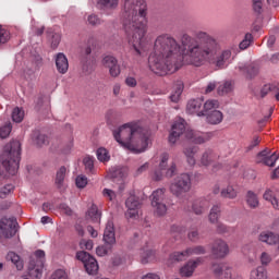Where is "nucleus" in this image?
Segmentation results:
<instances>
[{
	"label": "nucleus",
	"instance_id": "5fc2aeb1",
	"mask_svg": "<svg viewBox=\"0 0 279 279\" xmlns=\"http://www.w3.org/2000/svg\"><path fill=\"white\" fill-rule=\"evenodd\" d=\"M14 191V185L12 184H7L0 190V197L1 199H5L10 193Z\"/></svg>",
	"mask_w": 279,
	"mask_h": 279
},
{
	"label": "nucleus",
	"instance_id": "20e7f679",
	"mask_svg": "<svg viewBox=\"0 0 279 279\" xmlns=\"http://www.w3.org/2000/svg\"><path fill=\"white\" fill-rule=\"evenodd\" d=\"M21 162V142L12 141L4 146L0 156V175L9 178L16 175L19 163Z\"/></svg>",
	"mask_w": 279,
	"mask_h": 279
},
{
	"label": "nucleus",
	"instance_id": "338daca9",
	"mask_svg": "<svg viewBox=\"0 0 279 279\" xmlns=\"http://www.w3.org/2000/svg\"><path fill=\"white\" fill-rule=\"evenodd\" d=\"M81 247H82V250H93V241L92 240H88V241L83 240L81 242Z\"/></svg>",
	"mask_w": 279,
	"mask_h": 279
},
{
	"label": "nucleus",
	"instance_id": "13d9d810",
	"mask_svg": "<svg viewBox=\"0 0 279 279\" xmlns=\"http://www.w3.org/2000/svg\"><path fill=\"white\" fill-rule=\"evenodd\" d=\"M50 279H69V275L63 269H58L51 275Z\"/></svg>",
	"mask_w": 279,
	"mask_h": 279
},
{
	"label": "nucleus",
	"instance_id": "1a4fd4ad",
	"mask_svg": "<svg viewBox=\"0 0 279 279\" xmlns=\"http://www.w3.org/2000/svg\"><path fill=\"white\" fill-rule=\"evenodd\" d=\"M19 222H16V218H2L0 220V230L4 235V239H12L17 232Z\"/></svg>",
	"mask_w": 279,
	"mask_h": 279
},
{
	"label": "nucleus",
	"instance_id": "aec40b11",
	"mask_svg": "<svg viewBox=\"0 0 279 279\" xmlns=\"http://www.w3.org/2000/svg\"><path fill=\"white\" fill-rule=\"evenodd\" d=\"M156 260V251L149 246L143 247L140 251V263L142 265H148Z\"/></svg>",
	"mask_w": 279,
	"mask_h": 279
},
{
	"label": "nucleus",
	"instance_id": "a18cd8bd",
	"mask_svg": "<svg viewBox=\"0 0 279 279\" xmlns=\"http://www.w3.org/2000/svg\"><path fill=\"white\" fill-rule=\"evenodd\" d=\"M25 117V111H23V109L16 107L13 109L12 112V120L14 121V123H21V121H23Z\"/></svg>",
	"mask_w": 279,
	"mask_h": 279
},
{
	"label": "nucleus",
	"instance_id": "412c9836",
	"mask_svg": "<svg viewBox=\"0 0 279 279\" xmlns=\"http://www.w3.org/2000/svg\"><path fill=\"white\" fill-rule=\"evenodd\" d=\"M54 62L57 66L58 73H61V75H64L69 71V59L62 52H59L54 57Z\"/></svg>",
	"mask_w": 279,
	"mask_h": 279
},
{
	"label": "nucleus",
	"instance_id": "ea45409f",
	"mask_svg": "<svg viewBox=\"0 0 279 279\" xmlns=\"http://www.w3.org/2000/svg\"><path fill=\"white\" fill-rule=\"evenodd\" d=\"M7 260H11L13 265H15L16 269L21 271L23 269V260L21 259V256H19L14 252H9L7 255Z\"/></svg>",
	"mask_w": 279,
	"mask_h": 279
},
{
	"label": "nucleus",
	"instance_id": "7ed1b4c3",
	"mask_svg": "<svg viewBox=\"0 0 279 279\" xmlns=\"http://www.w3.org/2000/svg\"><path fill=\"white\" fill-rule=\"evenodd\" d=\"M182 45L169 35L162 34L155 39L154 50L148 58V65L153 73L167 75L175 73L182 62Z\"/></svg>",
	"mask_w": 279,
	"mask_h": 279
},
{
	"label": "nucleus",
	"instance_id": "09e8293b",
	"mask_svg": "<svg viewBox=\"0 0 279 279\" xmlns=\"http://www.w3.org/2000/svg\"><path fill=\"white\" fill-rule=\"evenodd\" d=\"M187 250L190 252V256H199L202 254H206V247L202 245L189 247Z\"/></svg>",
	"mask_w": 279,
	"mask_h": 279
},
{
	"label": "nucleus",
	"instance_id": "69168bd1",
	"mask_svg": "<svg viewBox=\"0 0 279 279\" xmlns=\"http://www.w3.org/2000/svg\"><path fill=\"white\" fill-rule=\"evenodd\" d=\"M276 196L274 195V191L271 190H266L265 193H264V199L266 202H271Z\"/></svg>",
	"mask_w": 279,
	"mask_h": 279
},
{
	"label": "nucleus",
	"instance_id": "a211bd4d",
	"mask_svg": "<svg viewBox=\"0 0 279 279\" xmlns=\"http://www.w3.org/2000/svg\"><path fill=\"white\" fill-rule=\"evenodd\" d=\"M202 264V258L195 260H189L181 269L180 275L182 278H191L195 274V269Z\"/></svg>",
	"mask_w": 279,
	"mask_h": 279
},
{
	"label": "nucleus",
	"instance_id": "393cba45",
	"mask_svg": "<svg viewBox=\"0 0 279 279\" xmlns=\"http://www.w3.org/2000/svg\"><path fill=\"white\" fill-rule=\"evenodd\" d=\"M85 217L87 221H93V223H99V221H101V211H99L97 205L92 204V206L87 209Z\"/></svg>",
	"mask_w": 279,
	"mask_h": 279
},
{
	"label": "nucleus",
	"instance_id": "6e6d98bb",
	"mask_svg": "<svg viewBox=\"0 0 279 279\" xmlns=\"http://www.w3.org/2000/svg\"><path fill=\"white\" fill-rule=\"evenodd\" d=\"M12 132V124L9 122L4 126L0 128V138H8Z\"/></svg>",
	"mask_w": 279,
	"mask_h": 279
},
{
	"label": "nucleus",
	"instance_id": "bf43d9fd",
	"mask_svg": "<svg viewBox=\"0 0 279 279\" xmlns=\"http://www.w3.org/2000/svg\"><path fill=\"white\" fill-rule=\"evenodd\" d=\"M216 231L218 234H227V232H230V228L222 222H216Z\"/></svg>",
	"mask_w": 279,
	"mask_h": 279
},
{
	"label": "nucleus",
	"instance_id": "58836bf2",
	"mask_svg": "<svg viewBox=\"0 0 279 279\" xmlns=\"http://www.w3.org/2000/svg\"><path fill=\"white\" fill-rule=\"evenodd\" d=\"M219 108V101L215 99L207 100L205 104L203 102V112L204 117L213 112V110H217Z\"/></svg>",
	"mask_w": 279,
	"mask_h": 279
},
{
	"label": "nucleus",
	"instance_id": "0e129e2a",
	"mask_svg": "<svg viewBox=\"0 0 279 279\" xmlns=\"http://www.w3.org/2000/svg\"><path fill=\"white\" fill-rule=\"evenodd\" d=\"M59 208L62 213H64V215H68V217L73 216V209H71V207H69V205L61 204Z\"/></svg>",
	"mask_w": 279,
	"mask_h": 279
},
{
	"label": "nucleus",
	"instance_id": "c03bdc74",
	"mask_svg": "<svg viewBox=\"0 0 279 279\" xmlns=\"http://www.w3.org/2000/svg\"><path fill=\"white\" fill-rule=\"evenodd\" d=\"M32 140L40 147L41 145H45L47 137L44 134H40V131H35L32 134Z\"/></svg>",
	"mask_w": 279,
	"mask_h": 279
},
{
	"label": "nucleus",
	"instance_id": "4468645a",
	"mask_svg": "<svg viewBox=\"0 0 279 279\" xmlns=\"http://www.w3.org/2000/svg\"><path fill=\"white\" fill-rule=\"evenodd\" d=\"M236 71L241 72L242 75H245L247 80H252V77H256L258 75L259 66L258 63H239L235 66Z\"/></svg>",
	"mask_w": 279,
	"mask_h": 279
},
{
	"label": "nucleus",
	"instance_id": "f257e3e1",
	"mask_svg": "<svg viewBox=\"0 0 279 279\" xmlns=\"http://www.w3.org/2000/svg\"><path fill=\"white\" fill-rule=\"evenodd\" d=\"M180 43L185 49L182 57L185 64L192 66L214 64L218 71H221L232 63V50L225 49L217 56L219 44L204 31L196 32L194 36L183 34Z\"/></svg>",
	"mask_w": 279,
	"mask_h": 279
},
{
	"label": "nucleus",
	"instance_id": "774afa93",
	"mask_svg": "<svg viewBox=\"0 0 279 279\" xmlns=\"http://www.w3.org/2000/svg\"><path fill=\"white\" fill-rule=\"evenodd\" d=\"M141 279H160V276H158V274L148 272V274L142 276Z\"/></svg>",
	"mask_w": 279,
	"mask_h": 279
},
{
	"label": "nucleus",
	"instance_id": "f8f14e48",
	"mask_svg": "<svg viewBox=\"0 0 279 279\" xmlns=\"http://www.w3.org/2000/svg\"><path fill=\"white\" fill-rule=\"evenodd\" d=\"M125 206L128 208L125 215L129 219L138 217V208H141V198L136 195H130L126 198Z\"/></svg>",
	"mask_w": 279,
	"mask_h": 279
},
{
	"label": "nucleus",
	"instance_id": "e433bc0d",
	"mask_svg": "<svg viewBox=\"0 0 279 279\" xmlns=\"http://www.w3.org/2000/svg\"><path fill=\"white\" fill-rule=\"evenodd\" d=\"M189 257H191L189 248L183 252H174L170 254V260H172V263H182V260H186Z\"/></svg>",
	"mask_w": 279,
	"mask_h": 279
},
{
	"label": "nucleus",
	"instance_id": "4d7b16f0",
	"mask_svg": "<svg viewBox=\"0 0 279 279\" xmlns=\"http://www.w3.org/2000/svg\"><path fill=\"white\" fill-rule=\"evenodd\" d=\"M102 195L106 199H109V202H114V199H117V193L110 189H104Z\"/></svg>",
	"mask_w": 279,
	"mask_h": 279
},
{
	"label": "nucleus",
	"instance_id": "b1692460",
	"mask_svg": "<svg viewBox=\"0 0 279 279\" xmlns=\"http://www.w3.org/2000/svg\"><path fill=\"white\" fill-rule=\"evenodd\" d=\"M262 243H266V245H277L278 246V235L272 231H263L258 236Z\"/></svg>",
	"mask_w": 279,
	"mask_h": 279
},
{
	"label": "nucleus",
	"instance_id": "ddd939ff",
	"mask_svg": "<svg viewBox=\"0 0 279 279\" xmlns=\"http://www.w3.org/2000/svg\"><path fill=\"white\" fill-rule=\"evenodd\" d=\"M102 65L109 69L111 77H119L121 75V66L114 56L107 54L102 58Z\"/></svg>",
	"mask_w": 279,
	"mask_h": 279
},
{
	"label": "nucleus",
	"instance_id": "37998d69",
	"mask_svg": "<svg viewBox=\"0 0 279 279\" xmlns=\"http://www.w3.org/2000/svg\"><path fill=\"white\" fill-rule=\"evenodd\" d=\"M252 43H254V36L250 33L245 34L242 43L239 45L241 51H245V49H247Z\"/></svg>",
	"mask_w": 279,
	"mask_h": 279
},
{
	"label": "nucleus",
	"instance_id": "c9c22d12",
	"mask_svg": "<svg viewBox=\"0 0 279 279\" xmlns=\"http://www.w3.org/2000/svg\"><path fill=\"white\" fill-rule=\"evenodd\" d=\"M84 267L89 276H95V274L99 271V264L95 257L89 258V260L85 263Z\"/></svg>",
	"mask_w": 279,
	"mask_h": 279
},
{
	"label": "nucleus",
	"instance_id": "864d4df0",
	"mask_svg": "<svg viewBox=\"0 0 279 279\" xmlns=\"http://www.w3.org/2000/svg\"><path fill=\"white\" fill-rule=\"evenodd\" d=\"M75 183L77 189H86L88 184V178H86V175L80 174L76 177Z\"/></svg>",
	"mask_w": 279,
	"mask_h": 279
},
{
	"label": "nucleus",
	"instance_id": "5701e85b",
	"mask_svg": "<svg viewBox=\"0 0 279 279\" xmlns=\"http://www.w3.org/2000/svg\"><path fill=\"white\" fill-rule=\"evenodd\" d=\"M168 162H169V155L167 153H163L160 157L159 169L155 170L153 180H155L156 182H160V180H162V171L167 169Z\"/></svg>",
	"mask_w": 279,
	"mask_h": 279
},
{
	"label": "nucleus",
	"instance_id": "49530a36",
	"mask_svg": "<svg viewBox=\"0 0 279 279\" xmlns=\"http://www.w3.org/2000/svg\"><path fill=\"white\" fill-rule=\"evenodd\" d=\"M83 165L85 166L86 171L93 173V169H95V158L87 156L83 159Z\"/></svg>",
	"mask_w": 279,
	"mask_h": 279
},
{
	"label": "nucleus",
	"instance_id": "680f3d73",
	"mask_svg": "<svg viewBox=\"0 0 279 279\" xmlns=\"http://www.w3.org/2000/svg\"><path fill=\"white\" fill-rule=\"evenodd\" d=\"M260 145V137L254 136L251 143L246 146V151H252L254 147H258Z\"/></svg>",
	"mask_w": 279,
	"mask_h": 279
},
{
	"label": "nucleus",
	"instance_id": "3c124183",
	"mask_svg": "<svg viewBox=\"0 0 279 279\" xmlns=\"http://www.w3.org/2000/svg\"><path fill=\"white\" fill-rule=\"evenodd\" d=\"M76 258L77 260H81V263L86 265L90 260V258H93V256H90V254H88L86 251H81L76 253Z\"/></svg>",
	"mask_w": 279,
	"mask_h": 279
},
{
	"label": "nucleus",
	"instance_id": "c756f323",
	"mask_svg": "<svg viewBox=\"0 0 279 279\" xmlns=\"http://www.w3.org/2000/svg\"><path fill=\"white\" fill-rule=\"evenodd\" d=\"M183 90H184V83H182L181 81H178L172 94L170 95V100L173 104H178V101H180V97H182Z\"/></svg>",
	"mask_w": 279,
	"mask_h": 279
},
{
	"label": "nucleus",
	"instance_id": "0eeeda50",
	"mask_svg": "<svg viewBox=\"0 0 279 279\" xmlns=\"http://www.w3.org/2000/svg\"><path fill=\"white\" fill-rule=\"evenodd\" d=\"M191 174L182 173L170 184V193L175 195V197H182L184 193L191 191Z\"/></svg>",
	"mask_w": 279,
	"mask_h": 279
},
{
	"label": "nucleus",
	"instance_id": "603ef678",
	"mask_svg": "<svg viewBox=\"0 0 279 279\" xmlns=\"http://www.w3.org/2000/svg\"><path fill=\"white\" fill-rule=\"evenodd\" d=\"M111 251H112V246L105 244L96 248V254L97 256L104 257V256H107L108 252H111Z\"/></svg>",
	"mask_w": 279,
	"mask_h": 279
},
{
	"label": "nucleus",
	"instance_id": "4c0bfd02",
	"mask_svg": "<svg viewBox=\"0 0 279 279\" xmlns=\"http://www.w3.org/2000/svg\"><path fill=\"white\" fill-rule=\"evenodd\" d=\"M219 217H221V206L220 205H214L210 208L208 219L211 223H218Z\"/></svg>",
	"mask_w": 279,
	"mask_h": 279
},
{
	"label": "nucleus",
	"instance_id": "de8ad7c7",
	"mask_svg": "<svg viewBox=\"0 0 279 279\" xmlns=\"http://www.w3.org/2000/svg\"><path fill=\"white\" fill-rule=\"evenodd\" d=\"M223 278H226V279H243L241 274H239V271H236L235 269H233L230 266H229V270L225 272Z\"/></svg>",
	"mask_w": 279,
	"mask_h": 279
},
{
	"label": "nucleus",
	"instance_id": "2f4dec72",
	"mask_svg": "<svg viewBox=\"0 0 279 279\" xmlns=\"http://www.w3.org/2000/svg\"><path fill=\"white\" fill-rule=\"evenodd\" d=\"M98 5L101 10L112 11L119 8V0H99Z\"/></svg>",
	"mask_w": 279,
	"mask_h": 279
},
{
	"label": "nucleus",
	"instance_id": "a19ab883",
	"mask_svg": "<svg viewBox=\"0 0 279 279\" xmlns=\"http://www.w3.org/2000/svg\"><path fill=\"white\" fill-rule=\"evenodd\" d=\"M64 178H66V167H61L58 171H57V177H56V186H58V189H62V186H64Z\"/></svg>",
	"mask_w": 279,
	"mask_h": 279
},
{
	"label": "nucleus",
	"instance_id": "c85d7f7f",
	"mask_svg": "<svg viewBox=\"0 0 279 279\" xmlns=\"http://www.w3.org/2000/svg\"><path fill=\"white\" fill-rule=\"evenodd\" d=\"M239 195V190L234 187V185H228L227 187L222 189L220 192V197L225 199H236Z\"/></svg>",
	"mask_w": 279,
	"mask_h": 279
},
{
	"label": "nucleus",
	"instance_id": "423d86ee",
	"mask_svg": "<svg viewBox=\"0 0 279 279\" xmlns=\"http://www.w3.org/2000/svg\"><path fill=\"white\" fill-rule=\"evenodd\" d=\"M147 147H149V133L143 128H140L137 135L126 144V149L132 151V154H143V151H147Z\"/></svg>",
	"mask_w": 279,
	"mask_h": 279
},
{
	"label": "nucleus",
	"instance_id": "7c9ffc66",
	"mask_svg": "<svg viewBox=\"0 0 279 279\" xmlns=\"http://www.w3.org/2000/svg\"><path fill=\"white\" fill-rule=\"evenodd\" d=\"M229 268L230 266L227 264H213L211 271L217 276V278H225Z\"/></svg>",
	"mask_w": 279,
	"mask_h": 279
},
{
	"label": "nucleus",
	"instance_id": "e2e57ef3",
	"mask_svg": "<svg viewBox=\"0 0 279 279\" xmlns=\"http://www.w3.org/2000/svg\"><path fill=\"white\" fill-rule=\"evenodd\" d=\"M253 9L254 12L260 14V12H263V0H253Z\"/></svg>",
	"mask_w": 279,
	"mask_h": 279
},
{
	"label": "nucleus",
	"instance_id": "052dcab7",
	"mask_svg": "<svg viewBox=\"0 0 279 279\" xmlns=\"http://www.w3.org/2000/svg\"><path fill=\"white\" fill-rule=\"evenodd\" d=\"M259 258H260L262 265L265 267H267V265L271 263V255L267 252H263Z\"/></svg>",
	"mask_w": 279,
	"mask_h": 279
},
{
	"label": "nucleus",
	"instance_id": "39448f33",
	"mask_svg": "<svg viewBox=\"0 0 279 279\" xmlns=\"http://www.w3.org/2000/svg\"><path fill=\"white\" fill-rule=\"evenodd\" d=\"M140 129L141 126L136 124H124L113 131V137L116 138L117 143L121 145V147H124V149H126L129 143H132V140L138 136Z\"/></svg>",
	"mask_w": 279,
	"mask_h": 279
},
{
	"label": "nucleus",
	"instance_id": "f704fd0d",
	"mask_svg": "<svg viewBox=\"0 0 279 279\" xmlns=\"http://www.w3.org/2000/svg\"><path fill=\"white\" fill-rule=\"evenodd\" d=\"M198 149L197 147H187L183 150V154L186 156L187 163L190 167H195L196 160H195V154H197Z\"/></svg>",
	"mask_w": 279,
	"mask_h": 279
},
{
	"label": "nucleus",
	"instance_id": "8fccbe9b",
	"mask_svg": "<svg viewBox=\"0 0 279 279\" xmlns=\"http://www.w3.org/2000/svg\"><path fill=\"white\" fill-rule=\"evenodd\" d=\"M10 40V32L0 25V47Z\"/></svg>",
	"mask_w": 279,
	"mask_h": 279
},
{
	"label": "nucleus",
	"instance_id": "79ce46f5",
	"mask_svg": "<svg viewBox=\"0 0 279 279\" xmlns=\"http://www.w3.org/2000/svg\"><path fill=\"white\" fill-rule=\"evenodd\" d=\"M97 159L99 162H108L110 160V153L106 148H98L96 151Z\"/></svg>",
	"mask_w": 279,
	"mask_h": 279
},
{
	"label": "nucleus",
	"instance_id": "dca6fc26",
	"mask_svg": "<svg viewBox=\"0 0 279 279\" xmlns=\"http://www.w3.org/2000/svg\"><path fill=\"white\" fill-rule=\"evenodd\" d=\"M215 136V133H195L194 131L186 132V138L193 141L196 145H203V143H208Z\"/></svg>",
	"mask_w": 279,
	"mask_h": 279
},
{
	"label": "nucleus",
	"instance_id": "2eb2a0df",
	"mask_svg": "<svg viewBox=\"0 0 279 279\" xmlns=\"http://www.w3.org/2000/svg\"><path fill=\"white\" fill-rule=\"evenodd\" d=\"M218 160H219V153H217L211 148H208L202 154L198 162L201 167H210V165H215V162H217Z\"/></svg>",
	"mask_w": 279,
	"mask_h": 279
},
{
	"label": "nucleus",
	"instance_id": "473e14b6",
	"mask_svg": "<svg viewBox=\"0 0 279 279\" xmlns=\"http://www.w3.org/2000/svg\"><path fill=\"white\" fill-rule=\"evenodd\" d=\"M246 204L248 208H258L260 202L258 201V195L254 191L246 192Z\"/></svg>",
	"mask_w": 279,
	"mask_h": 279
},
{
	"label": "nucleus",
	"instance_id": "f03ea898",
	"mask_svg": "<svg viewBox=\"0 0 279 279\" xmlns=\"http://www.w3.org/2000/svg\"><path fill=\"white\" fill-rule=\"evenodd\" d=\"M122 23L129 45L135 56H143L147 34V3L145 0H124Z\"/></svg>",
	"mask_w": 279,
	"mask_h": 279
},
{
	"label": "nucleus",
	"instance_id": "6e6552de",
	"mask_svg": "<svg viewBox=\"0 0 279 279\" xmlns=\"http://www.w3.org/2000/svg\"><path fill=\"white\" fill-rule=\"evenodd\" d=\"M166 191V189H157L151 194V206L155 215H158V217L167 215V205L163 204Z\"/></svg>",
	"mask_w": 279,
	"mask_h": 279
},
{
	"label": "nucleus",
	"instance_id": "cd10ccee",
	"mask_svg": "<svg viewBox=\"0 0 279 279\" xmlns=\"http://www.w3.org/2000/svg\"><path fill=\"white\" fill-rule=\"evenodd\" d=\"M250 279H269V272L264 266H258L251 270Z\"/></svg>",
	"mask_w": 279,
	"mask_h": 279
},
{
	"label": "nucleus",
	"instance_id": "bb28decb",
	"mask_svg": "<svg viewBox=\"0 0 279 279\" xmlns=\"http://www.w3.org/2000/svg\"><path fill=\"white\" fill-rule=\"evenodd\" d=\"M258 158H262L264 165H266L267 167H274L276 165V162L278 161V154L274 153L270 156H267V150H263L260 153H258Z\"/></svg>",
	"mask_w": 279,
	"mask_h": 279
},
{
	"label": "nucleus",
	"instance_id": "9d476101",
	"mask_svg": "<svg viewBox=\"0 0 279 279\" xmlns=\"http://www.w3.org/2000/svg\"><path fill=\"white\" fill-rule=\"evenodd\" d=\"M186 130V121L184 119L180 118L172 124L171 132L169 134L168 141L170 145H175L178 143V140L182 134H184V131Z\"/></svg>",
	"mask_w": 279,
	"mask_h": 279
},
{
	"label": "nucleus",
	"instance_id": "9b49d317",
	"mask_svg": "<svg viewBox=\"0 0 279 279\" xmlns=\"http://www.w3.org/2000/svg\"><path fill=\"white\" fill-rule=\"evenodd\" d=\"M211 254L214 258H226L230 254V246L228 242L217 239L211 244Z\"/></svg>",
	"mask_w": 279,
	"mask_h": 279
},
{
	"label": "nucleus",
	"instance_id": "a878e982",
	"mask_svg": "<svg viewBox=\"0 0 279 279\" xmlns=\"http://www.w3.org/2000/svg\"><path fill=\"white\" fill-rule=\"evenodd\" d=\"M207 123L210 125H219L223 121V113L219 110H213L205 114Z\"/></svg>",
	"mask_w": 279,
	"mask_h": 279
},
{
	"label": "nucleus",
	"instance_id": "6ab92c4d",
	"mask_svg": "<svg viewBox=\"0 0 279 279\" xmlns=\"http://www.w3.org/2000/svg\"><path fill=\"white\" fill-rule=\"evenodd\" d=\"M102 241L105 245H109L111 247L114 245V243H117V236L114 235V223L112 221L107 222Z\"/></svg>",
	"mask_w": 279,
	"mask_h": 279
},
{
	"label": "nucleus",
	"instance_id": "4be33fe9",
	"mask_svg": "<svg viewBox=\"0 0 279 279\" xmlns=\"http://www.w3.org/2000/svg\"><path fill=\"white\" fill-rule=\"evenodd\" d=\"M208 208H210L209 198H198L192 205V210L195 215H204Z\"/></svg>",
	"mask_w": 279,
	"mask_h": 279
},
{
	"label": "nucleus",
	"instance_id": "f3484780",
	"mask_svg": "<svg viewBox=\"0 0 279 279\" xmlns=\"http://www.w3.org/2000/svg\"><path fill=\"white\" fill-rule=\"evenodd\" d=\"M204 99H192L187 102L186 111L189 114H196V117H204Z\"/></svg>",
	"mask_w": 279,
	"mask_h": 279
},
{
	"label": "nucleus",
	"instance_id": "72a5a7b5",
	"mask_svg": "<svg viewBox=\"0 0 279 279\" xmlns=\"http://www.w3.org/2000/svg\"><path fill=\"white\" fill-rule=\"evenodd\" d=\"M232 90H234V83L232 81H225L217 88L218 95H228Z\"/></svg>",
	"mask_w": 279,
	"mask_h": 279
}]
</instances>
